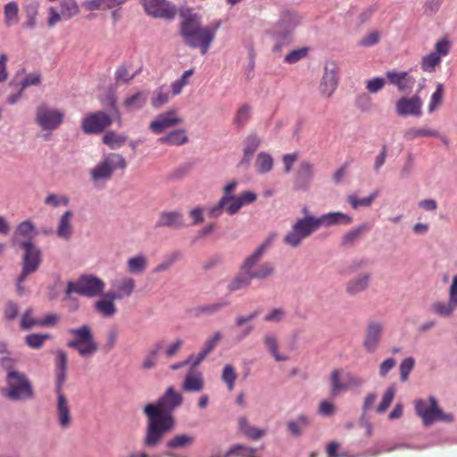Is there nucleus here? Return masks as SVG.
Here are the masks:
<instances>
[{
    "label": "nucleus",
    "mask_w": 457,
    "mask_h": 457,
    "mask_svg": "<svg viewBox=\"0 0 457 457\" xmlns=\"http://www.w3.org/2000/svg\"><path fill=\"white\" fill-rule=\"evenodd\" d=\"M183 402L180 393L170 386L155 403H148L144 407L147 418L145 435L143 444L146 447H155L162 440L164 435L175 427L173 411Z\"/></svg>",
    "instance_id": "1"
},
{
    "label": "nucleus",
    "mask_w": 457,
    "mask_h": 457,
    "mask_svg": "<svg viewBox=\"0 0 457 457\" xmlns=\"http://www.w3.org/2000/svg\"><path fill=\"white\" fill-rule=\"evenodd\" d=\"M180 24V34L184 42L191 48H200L201 54H205L215 37V29L203 27L200 18L195 13L183 12Z\"/></svg>",
    "instance_id": "2"
},
{
    "label": "nucleus",
    "mask_w": 457,
    "mask_h": 457,
    "mask_svg": "<svg viewBox=\"0 0 457 457\" xmlns=\"http://www.w3.org/2000/svg\"><path fill=\"white\" fill-rule=\"evenodd\" d=\"M276 237V234H270L265 239V241L249 256L245 258L242 265L240 266L239 272L233 278V279L228 285V290L230 292L237 291L242 288H245L251 285L253 279L249 269L257 264L261 260L266 250L272 244Z\"/></svg>",
    "instance_id": "3"
},
{
    "label": "nucleus",
    "mask_w": 457,
    "mask_h": 457,
    "mask_svg": "<svg viewBox=\"0 0 457 457\" xmlns=\"http://www.w3.org/2000/svg\"><path fill=\"white\" fill-rule=\"evenodd\" d=\"M257 196L253 192L245 191L238 195H222L217 204L208 209V214L212 218H218L225 211L229 215H234L247 204H252Z\"/></svg>",
    "instance_id": "4"
},
{
    "label": "nucleus",
    "mask_w": 457,
    "mask_h": 457,
    "mask_svg": "<svg viewBox=\"0 0 457 457\" xmlns=\"http://www.w3.org/2000/svg\"><path fill=\"white\" fill-rule=\"evenodd\" d=\"M415 411L425 426H430L436 421L453 422L454 420L452 413L443 411L435 396H429L428 400H416Z\"/></svg>",
    "instance_id": "5"
},
{
    "label": "nucleus",
    "mask_w": 457,
    "mask_h": 457,
    "mask_svg": "<svg viewBox=\"0 0 457 457\" xmlns=\"http://www.w3.org/2000/svg\"><path fill=\"white\" fill-rule=\"evenodd\" d=\"M6 384L5 396L11 400H27L34 397L33 386L24 373L10 370L6 375Z\"/></svg>",
    "instance_id": "6"
},
{
    "label": "nucleus",
    "mask_w": 457,
    "mask_h": 457,
    "mask_svg": "<svg viewBox=\"0 0 457 457\" xmlns=\"http://www.w3.org/2000/svg\"><path fill=\"white\" fill-rule=\"evenodd\" d=\"M73 339L67 343L70 348L76 349L82 357L91 356L98 350V345L94 339L91 328L84 325L77 328L69 329Z\"/></svg>",
    "instance_id": "7"
},
{
    "label": "nucleus",
    "mask_w": 457,
    "mask_h": 457,
    "mask_svg": "<svg viewBox=\"0 0 457 457\" xmlns=\"http://www.w3.org/2000/svg\"><path fill=\"white\" fill-rule=\"evenodd\" d=\"M104 287L105 283L101 278L93 275H81L76 281L67 283L65 293L67 297L76 293L91 298L101 295Z\"/></svg>",
    "instance_id": "8"
},
{
    "label": "nucleus",
    "mask_w": 457,
    "mask_h": 457,
    "mask_svg": "<svg viewBox=\"0 0 457 457\" xmlns=\"http://www.w3.org/2000/svg\"><path fill=\"white\" fill-rule=\"evenodd\" d=\"M319 228L320 223L317 217L305 215L295 221L292 226V229L285 236L284 242L292 247H296L304 238L310 237Z\"/></svg>",
    "instance_id": "9"
},
{
    "label": "nucleus",
    "mask_w": 457,
    "mask_h": 457,
    "mask_svg": "<svg viewBox=\"0 0 457 457\" xmlns=\"http://www.w3.org/2000/svg\"><path fill=\"white\" fill-rule=\"evenodd\" d=\"M127 166L125 158L120 154H109L90 170L91 179L95 181L110 179L115 170H122Z\"/></svg>",
    "instance_id": "10"
},
{
    "label": "nucleus",
    "mask_w": 457,
    "mask_h": 457,
    "mask_svg": "<svg viewBox=\"0 0 457 457\" xmlns=\"http://www.w3.org/2000/svg\"><path fill=\"white\" fill-rule=\"evenodd\" d=\"M20 245L24 250L20 280L24 281L29 274L38 270L42 262V252L30 240L21 241Z\"/></svg>",
    "instance_id": "11"
},
{
    "label": "nucleus",
    "mask_w": 457,
    "mask_h": 457,
    "mask_svg": "<svg viewBox=\"0 0 457 457\" xmlns=\"http://www.w3.org/2000/svg\"><path fill=\"white\" fill-rule=\"evenodd\" d=\"M64 113L58 109H51L46 104L37 107L36 122L43 130L56 129L63 121Z\"/></svg>",
    "instance_id": "12"
},
{
    "label": "nucleus",
    "mask_w": 457,
    "mask_h": 457,
    "mask_svg": "<svg viewBox=\"0 0 457 457\" xmlns=\"http://www.w3.org/2000/svg\"><path fill=\"white\" fill-rule=\"evenodd\" d=\"M149 16L171 20L176 15V7L166 0H139Z\"/></svg>",
    "instance_id": "13"
},
{
    "label": "nucleus",
    "mask_w": 457,
    "mask_h": 457,
    "mask_svg": "<svg viewBox=\"0 0 457 457\" xmlns=\"http://www.w3.org/2000/svg\"><path fill=\"white\" fill-rule=\"evenodd\" d=\"M338 66L335 62H328L324 66V74L320 83V92L326 97H330L338 86Z\"/></svg>",
    "instance_id": "14"
},
{
    "label": "nucleus",
    "mask_w": 457,
    "mask_h": 457,
    "mask_svg": "<svg viewBox=\"0 0 457 457\" xmlns=\"http://www.w3.org/2000/svg\"><path fill=\"white\" fill-rule=\"evenodd\" d=\"M112 123V120L106 112H96L83 119L81 128L86 134H99Z\"/></svg>",
    "instance_id": "15"
},
{
    "label": "nucleus",
    "mask_w": 457,
    "mask_h": 457,
    "mask_svg": "<svg viewBox=\"0 0 457 457\" xmlns=\"http://www.w3.org/2000/svg\"><path fill=\"white\" fill-rule=\"evenodd\" d=\"M183 120L178 117V111L175 108L159 114L157 118L150 122L149 129L155 134L162 133L166 129L179 125Z\"/></svg>",
    "instance_id": "16"
},
{
    "label": "nucleus",
    "mask_w": 457,
    "mask_h": 457,
    "mask_svg": "<svg viewBox=\"0 0 457 457\" xmlns=\"http://www.w3.org/2000/svg\"><path fill=\"white\" fill-rule=\"evenodd\" d=\"M395 112L399 116L420 117L422 114V100L419 96L401 97L395 103Z\"/></svg>",
    "instance_id": "17"
},
{
    "label": "nucleus",
    "mask_w": 457,
    "mask_h": 457,
    "mask_svg": "<svg viewBox=\"0 0 457 457\" xmlns=\"http://www.w3.org/2000/svg\"><path fill=\"white\" fill-rule=\"evenodd\" d=\"M55 394L57 395L56 419L59 426L65 429L71 427L72 422L71 407L62 389H55Z\"/></svg>",
    "instance_id": "18"
},
{
    "label": "nucleus",
    "mask_w": 457,
    "mask_h": 457,
    "mask_svg": "<svg viewBox=\"0 0 457 457\" xmlns=\"http://www.w3.org/2000/svg\"><path fill=\"white\" fill-rule=\"evenodd\" d=\"M382 334V324L377 321L370 322L367 326L363 340L364 348L370 353L375 352L379 345Z\"/></svg>",
    "instance_id": "19"
},
{
    "label": "nucleus",
    "mask_w": 457,
    "mask_h": 457,
    "mask_svg": "<svg viewBox=\"0 0 457 457\" xmlns=\"http://www.w3.org/2000/svg\"><path fill=\"white\" fill-rule=\"evenodd\" d=\"M113 290L108 292V295L112 299H123L130 296L136 287V281L131 277H123L118 281L112 283Z\"/></svg>",
    "instance_id": "20"
},
{
    "label": "nucleus",
    "mask_w": 457,
    "mask_h": 457,
    "mask_svg": "<svg viewBox=\"0 0 457 457\" xmlns=\"http://www.w3.org/2000/svg\"><path fill=\"white\" fill-rule=\"evenodd\" d=\"M386 76L389 83L397 87L398 90L401 92L411 90L416 82L415 79L410 76L406 71L398 72L395 71H389L386 73Z\"/></svg>",
    "instance_id": "21"
},
{
    "label": "nucleus",
    "mask_w": 457,
    "mask_h": 457,
    "mask_svg": "<svg viewBox=\"0 0 457 457\" xmlns=\"http://www.w3.org/2000/svg\"><path fill=\"white\" fill-rule=\"evenodd\" d=\"M68 357L65 352L58 350L55 358V389H62L67 377Z\"/></svg>",
    "instance_id": "22"
},
{
    "label": "nucleus",
    "mask_w": 457,
    "mask_h": 457,
    "mask_svg": "<svg viewBox=\"0 0 457 457\" xmlns=\"http://www.w3.org/2000/svg\"><path fill=\"white\" fill-rule=\"evenodd\" d=\"M320 228L329 227L337 224L348 225L353 222V218L341 212H328L317 218Z\"/></svg>",
    "instance_id": "23"
},
{
    "label": "nucleus",
    "mask_w": 457,
    "mask_h": 457,
    "mask_svg": "<svg viewBox=\"0 0 457 457\" xmlns=\"http://www.w3.org/2000/svg\"><path fill=\"white\" fill-rule=\"evenodd\" d=\"M72 218L73 212L71 211H66L61 217L58 222V227L56 229L57 236L64 240H70L72 233Z\"/></svg>",
    "instance_id": "24"
},
{
    "label": "nucleus",
    "mask_w": 457,
    "mask_h": 457,
    "mask_svg": "<svg viewBox=\"0 0 457 457\" xmlns=\"http://www.w3.org/2000/svg\"><path fill=\"white\" fill-rule=\"evenodd\" d=\"M203 386L204 380L201 373L191 368L185 377L183 389L187 392H199Z\"/></svg>",
    "instance_id": "25"
},
{
    "label": "nucleus",
    "mask_w": 457,
    "mask_h": 457,
    "mask_svg": "<svg viewBox=\"0 0 457 457\" xmlns=\"http://www.w3.org/2000/svg\"><path fill=\"white\" fill-rule=\"evenodd\" d=\"M183 216L179 212H163L160 214L156 223L157 227H183Z\"/></svg>",
    "instance_id": "26"
},
{
    "label": "nucleus",
    "mask_w": 457,
    "mask_h": 457,
    "mask_svg": "<svg viewBox=\"0 0 457 457\" xmlns=\"http://www.w3.org/2000/svg\"><path fill=\"white\" fill-rule=\"evenodd\" d=\"M115 300L116 299L111 298L107 292L104 295L102 299L96 302L95 309L104 317H112L117 312V308L113 303Z\"/></svg>",
    "instance_id": "27"
},
{
    "label": "nucleus",
    "mask_w": 457,
    "mask_h": 457,
    "mask_svg": "<svg viewBox=\"0 0 457 457\" xmlns=\"http://www.w3.org/2000/svg\"><path fill=\"white\" fill-rule=\"evenodd\" d=\"M147 96V92L138 91L136 94L127 97L123 102V105L128 112L139 110L145 105Z\"/></svg>",
    "instance_id": "28"
},
{
    "label": "nucleus",
    "mask_w": 457,
    "mask_h": 457,
    "mask_svg": "<svg viewBox=\"0 0 457 457\" xmlns=\"http://www.w3.org/2000/svg\"><path fill=\"white\" fill-rule=\"evenodd\" d=\"M158 142L169 145L179 146L187 143L188 137L185 129H175L170 132L167 136L160 137Z\"/></svg>",
    "instance_id": "29"
},
{
    "label": "nucleus",
    "mask_w": 457,
    "mask_h": 457,
    "mask_svg": "<svg viewBox=\"0 0 457 457\" xmlns=\"http://www.w3.org/2000/svg\"><path fill=\"white\" fill-rule=\"evenodd\" d=\"M39 6L40 4L38 0H29L24 4L23 9L27 18L25 23L26 27L31 29L36 26Z\"/></svg>",
    "instance_id": "30"
},
{
    "label": "nucleus",
    "mask_w": 457,
    "mask_h": 457,
    "mask_svg": "<svg viewBox=\"0 0 457 457\" xmlns=\"http://www.w3.org/2000/svg\"><path fill=\"white\" fill-rule=\"evenodd\" d=\"M370 284V275L361 274L350 280L346 286V292L350 295H356L364 291Z\"/></svg>",
    "instance_id": "31"
},
{
    "label": "nucleus",
    "mask_w": 457,
    "mask_h": 457,
    "mask_svg": "<svg viewBox=\"0 0 457 457\" xmlns=\"http://www.w3.org/2000/svg\"><path fill=\"white\" fill-rule=\"evenodd\" d=\"M195 442V436L187 434H178L169 439L166 443V446L169 449H180L186 448L192 445Z\"/></svg>",
    "instance_id": "32"
},
{
    "label": "nucleus",
    "mask_w": 457,
    "mask_h": 457,
    "mask_svg": "<svg viewBox=\"0 0 457 457\" xmlns=\"http://www.w3.org/2000/svg\"><path fill=\"white\" fill-rule=\"evenodd\" d=\"M147 268V258L145 255L138 254L130 257L127 261V270L131 274H141Z\"/></svg>",
    "instance_id": "33"
},
{
    "label": "nucleus",
    "mask_w": 457,
    "mask_h": 457,
    "mask_svg": "<svg viewBox=\"0 0 457 457\" xmlns=\"http://www.w3.org/2000/svg\"><path fill=\"white\" fill-rule=\"evenodd\" d=\"M330 383V393L331 395L337 396L341 392L347 391V385L341 379V370L338 369H335L331 371L329 377Z\"/></svg>",
    "instance_id": "34"
},
{
    "label": "nucleus",
    "mask_w": 457,
    "mask_h": 457,
    "mask_svg": "<svg viewBox=\"0 0 457 457\" xmlns=\"http://www.w3.org/2000/svg\"><path fill=\"white\" fill-rule=\"evenodd\" d=\"M248 271L253 279H264L274 273L275 268L271 262H265L258 266L253 265Z\"/></svg>",
    "instance_id": "35"
},
{
    "label": "nucleus",
    "mask_w": 457,
    "mask_h": 457,
    "mask_svg": "<svg viewBox=\"0 0 457 457\" xmlns=\"http://www.w3.org/2000/svg\"><path fill=\"white\" fill-rule=\"evenodd\" d=\"M370 228L368 224H361L356 228H352L342 237V245L351 246L361 238L362 234Z\"/></svg>",
    "instance_id": "36"
},
{
    "label": "nucleus",
    "mask_w": 457,
    "mask_h": 457,
    "mask_svg": "<svg viewBox=\"0 0 457 457\" xmlns=\"http://www.w3.org/2000/svg\"><path fill=\"white\" fill-rule=\"evenodd\" d=\"M162 349V343L158 342L156 343L146 353L145 357L144 358L141 368L143 370H151L154 369L156 366L157 363V357L160 353V351Z\"/></svg>",
    "instance_id": "37"
},
{
    "label": "nucleus",
    "mask_w": 457,
    "mask_h": 457,
    "mask_svg": "<svg viewBox=\"0 0 457 457\" xmlns=\"http://www.w3.org/2000/svg\"><path fill=\"white\" fill-rule=\"evenodd\" d=\"M457 308V298L449 295L447 303L438 302L433 304V311L442 316H449Z\"/></svg>",
    "instance_id": "38"
},
{
    "label": "nucleus",
    "mask_w": 457,
    "mask_h": 457,
    "mask_svg": "<svg viewBox=\"0 0 457 457\" xmlns=\"http://www.w3.org/2000/svg\"><path fill=\"white\" fill-rule=\"evenodd\" d=\"M442 59L436 53H429L422 57L420 62V68L423 71L432 73L436 68L440 65Z\"/></svg>",
    "instance_id": "39"
},
{
    "label": "nucleus",
    "mask_w": 457,
    "mask_h": 457,
    "mask_svg": "<svg viewBox=\"0 0 457 457\" xmlns=\"http://www.w3.org/2000/svg\"><path fill=\"white\" fill-rule=\"evenodd\" d=\"M60 12L64 20H71L79 13V7L76 0H61Z\"/></svg>",
    "instance_id": "40"
},
{
    "label": "nucleus",
    "mask_w": 457,
    "mask_h": 457,
    "mask_svg": "<svg viewBox=\"0 0 457 457\" xmlns=\"http://www.w3.org/2000/svg\"><path fill=\"white\" fill-rule=\"evenodd\" d=\"M4 23L11 27L19 21V6L15 2H9L4 7Z\"/></svg>",
    "instance_id": "41"
},
{
    "label": "nucleus",
    "mask_w": 457,
    "mask_h": 457,
    "mask_svg": "<svg viewBox=\"0 0 457 457\" xmlns=\"http://www.w3.org/2000/svg\"><path fill=\"white\" fill-rule=\"evenodd\" d=\"M127 141V137L112 130L107 131L103 137V142L111 149L120 147Z\"/></svg>",
    "instance_id": "42"
},
{
    "label": "nucleus",
    "mask_w": 457,
    "mask_h": 457,
    "mask_svg": "<svg viewBox=\"0 0 457 457\" xmlns=\"http://www.w3.org/2000/svg\"><path fill=\"white\" fill-rule=\"evenodd\" d=\"M309 424L310 419L306 415L302 414L295 420L289 421L287 428L292 435L300 436Z\"/></svg>",
    "instance_id": "43"
},
{
    "label": "nucleus",
    "mask_w": 457,
    "mask_h": 457,
    "mask_svg": "<svg viewBox=\"0 0 457 457\" xmlns=\"http://www.w3.org/2000/svg\"><path fill=\"white\" fill-rule=\"evenodd\" d=\"M439 133L436 130L430 129L428 128H410L403 133V137L406 140H413L417 137H437Z\"/></svg>",
    "instance_id": "44"
},
{
    "label": "nucleus",
    "mask_w": 457,
    "mask_h": 457,
    "mask_svg": "<svg viewBox=\"0 0 457 457\" xmlns=\"http://www.w3.org/2000/svg\"><path fill=\"white\" fill-rule=\"evenodd\" d=\"M251 106L249 104H243L238 108L233 119V123L238 129H241L249 121L251 118Z\"/></svg>",
    "instance_id": "45"
},
{
    "label": "nucleus",
    "mask_w": 457,
    "mask_h": 457,
    "mask_svg": "<svg viewBox=\"0 0 457 457\" xmlns=\"http://www.w3.org/2000/svg\"><path fill=\"white\" fill-rule=\"evenodd\" d=\"M35 226L29 220H24L21 222L15 231L13 236V241L18 242L20 237L30 239L34 234Z\"/></svg>",
    "instance_id": "46"
},
{
    "label": "nucleus",
    "mask_w": 457,
    "mask_h": 457,
    "mask_svg": "<svg viewBox=\"0 0 457 457\" xmlns=\"http://www.w3.org/2000/svg\"><path fill=\"white\" fill-rule=\"evenodd\" d=\"M378 192H373L370 195L364 198H358L355 195H350L347 197V202L351 204L353 209H358L359 207H369L372 204L373 201L378 197Z\"/></svg>",
    "instance_id": "47"
},
{
    "label": "nucleus",
    "mask_w": 457,
    "mask_h": 457,
    "mask_svg": "<svg viewBox=\"0 0 457 457\" xmlns=\"http://www.w3.org/2000/svg\"><path fill=\"white\" fill-rule=\"evenodd\" d=\"M170 101V93L162 86L154 90L151 99V104L154 108L158 109Z\"/></svg>",
    "instance_id": "48"
},
{
    "label": "nucleus",
    "mask_w": 457,
    "mask_h": 457,
    "mask_svg": "<svg viewBox=\"0 0 457 457\" xmlns=\"http://www.w3.org/2000/svg\"><path fill=\"white\" fill-rule=\"evenodd\" d=\"M444 99V86L441 83L436 84V91L431 95L428 111L429 113H433L443 103Z\"/></svg>",
    "instance_id": "49"
},
{
    "label": "nucleus",
    "mask_w": 457,
    "mask_h": 457,
    "mask_svg": "<svg viewBox=\"0 0 457 457\" xmlns=\"http://www.w3.org/2000/svg\"><path fill=\"white\" fill-rule=\"evenodd\" d=\"M273 168V159L270 154L262 152L256 159V169L259 173H267Z\"/></svg>",
    "instance_id": "50"
},
{
    "label": "nucleus",
    "mask_w": 457,
    "mask_h": 457,
    "mask_svg": "<svg viewBox=\"0 0 457 457\" xmlns=\"http://www.w3.org/2000/svg\"><path fill=\"white\" fill-rule=\"evenodd\" d=\"M193 74V69L185 71L179 79L171 83L170 87L173 96H178L182 92L184 87L189 83V79Z\"/></svg>",
    "instance_id": "51"
},
{
    "label": "nucleus",
    "mask_w": 457,
    "mask_h": 457,
    "mask_svg": "<svg viewBox=\"0 0 457 457\" xmlns=\"http://www.w3.org/2000/svg\"><path fill=\"white\" fill-rule=\"evenodd\" d=\"M264 344L269 352L273 355L277 361H287V357L278 353V342L275 337L271 335H266L264 337Z\"/></svg>",
    "instance_id": "52"
},
{
    "label": "nucleus",
    "mask_w": 457,
    "mask_h": 457,
    "mask_svg": "<svg viewBox=\"0 0 457 457\" xmlns=\"http://www.w3.org/2000/svg\"><path fill=\"white\" fill-rule=\"evenodd\" d=\"M48 338L49 334H30L25 337V343L32 349H39Z\"/></svg>",
    "instance_id": "53"
},
{
    "label": "nucleus",
    "mask_w": 457,
    "mask_h": 457,
    "mask_svg": "<svg viewBox=\"0 0 457 457\" xmlns=\"http://www.w3.org/2000/svg\"><path fill=\"white\" fill-rule=\"evenodd\" d=\"M395 395V389L394 386H389L386 388V392L383 395L381 402L377 407V411L378 413H384L388 409V407L390 406L391 403L394 400Z\"/></svg>",
    "instance_id": "54"
},
{
    "label": "nucleus",
    "mask_w": 457,
    "mask_h": 457,
    "mask_svg": "<svg viewBox=\"0 0 457 457\" xmlns=\"http://www.w3.org/2000/svg\"><path fill=\"white\" fill-rule=\"evenodd\" d=\"M221 378L227 384L228 389L229 391L233 390L237 378L236 370L233 366L228 364L223 368Z\"/></svg>",
    "instance_id": "55"
},
{
    "label": "nucleus",
    "mask_w": 457,
    "mask_h": 457,
    "mask_svg": "<svg viewBox=\"0 0 457 457\" xmlns=\"http://www.w3.org/2000/svg\"><path fill=\"white\" fill-rule=\"evenodd\" d=\"M308 51L307 47L292 50L285 56L284 61L290 64L295 63L303 59L308 54Z\"/></svg>",
    "instance_id": "56"
},
{
    "label": "nucleus",
    "mask_w": 457,
    "mask_h": 457,
    "mask_svg": "<svg viewBox=\"0 0 457 457\" xmlns=\"http://www.w3.org/2000/svg\"><path fill=\"white\" fill-rule=\"evenodd\" d=\"M230 454H237L240 457H257L255 454V450L253 448H247L241 445H237L233 446L224 457H228Z\"/></svg>",
    "instance_id": "57"
},
{
    "label": "nucleus",
    "mask_w": 457,
    "mask_h": 457,
    "mask_svg": "<svg viewBox=\"0 0 457 457\" xmlns=\"http://www.w3.org/2000/svg\"><path fill=\"white\" fill-rule=\"evenodd\" d=\"M260 139L256 135H249L245 140V155H253L260 145Z\"/></svg>",
    "instance_id": "58"
},
{
    "label": "nucleus",
    "mask_w": 457,
    "mask_h": 457,
    "mask_svg": "<svg viewBox=\"0 0 457 457\" xmlns=\"http://www.w3.org/2000/svg\"><path fill=\"white\" fill-rule=\"evenodd\" d=\"M414 359L411 357L405 358L400 365V378L402 381H406L409 374L414 368Z\"/></svg>",
    "instance_id": "59"
},
{
    "label": "nucleus",
    "mask_w": 457,
    "mask_h": 457,
    "mask_svg": "<svg viewBox=\"0 0 457 457\" xmlns=\"http://www.w3.org/2000/svg\"><path fill=\"white\" fill-rule=\"evenodd\" d=\"M221 340V334L220 332L217 331L213 334V336L210 338H208L205 343H204V345L203 347V349L201 350V352L203 353V355H208L211 352H212V350L216 347V345H218V343Z\"/></svg>",
    "instance_id": "60"
},
{
    "label": "nucleus",
    "mask_w": 457,
    "mask_h": 457,
    "mask_svg": "<svg viewBox=\"0 0 457 457\" xmlns=\"http://www.w3.org/2000/svg\"><path fill=\"white\" fill-rule=\"evenodd\" d=\"M38 320L33 318L32 309H28L22 315L21 320V328L23 330H28L34 326H37Z\"/></svg>",
    "instance_id": "61"
},
{
    "label": "nucleus",
    "mask_w": 457,
    "mask_h": 457,
    "mask_svg": "<svg viewBox=\"0 0 457 457\" xmlns=\"http://www.w3.org/2000/svg\"><path fill=\"white\" fill-rule=\"evenodd\" d=\"M380 40V33L377 30L368 32L359 42L361 46H372Z\"/></svg>",
    "instance_id": "62"
},
{
    "label": "nucleus",
    "mask_w": 457,
    "mask_h": 457,
    "mask_svg": "<svg viewBox=\"0 0 457 457\" xmlns=\"http://www.w3.org/2000/svg\"><path fill=\"white\" fill-rule=\"evenodd\" d=\"M69 198L66 195H57L54 194H51L46 196L45 199V203L48 205H52L54 207H57L61 204L62 205H68L69 204Z\"/></svg>",
    "instance_id": "63"
},
{
    "label": "nucleus",
    "mask_w": 457,
    "mask_h": 457,
    "mask_svg": "<svg viewBox=\"0 0 457 457\" xmlns=\"http://www.w3.org/2000/svg\"><path fill=\"white\" fill-rule=\"evenodd\" d=\"M179 258V253H172L162 262L159 263L154 269V272H162L168 270L178 259Z\"/></svg>",
    "instance_id": "64"
}]
</instances>
